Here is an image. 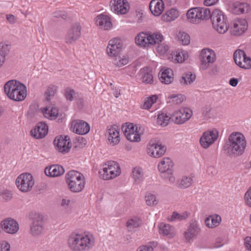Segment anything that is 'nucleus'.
<instances>
[{
  "label": "nucleus",
  "mask_w": 251,
  "mask_h": 251,
  "mask_svg": "<svg viewBox=\"0 0 251 251\" xmlns=\"http://www.w3.org/2000/svg\"><path fill=\"white\" fill-rule=\"evenodd\" d=\"M94 236L88 233L73 232L68 236L67 246L71 251H89L95 246Z\"/></svg>",
  "instance_id": "obj_1"
},
{
  "label": "nucleus",
  "mask_w": 251,
  "mask_h": 251,
  "mask_svg": "<svg viewBox=\"0 0 251 251\" xmlns=\"http://www.w3.org/2000/svg\"><path fill=\"white\" fill-rule=\"evenodd\" d=\"M4 90L7 97L14 101H23L26 97V86L16 80L7 81L4 86Z\"/></svg>",
  "instance_id": "obj_2"
},
{
  "label": "nucleus",
  "mask_w": 251,
  "mask_h": 251,
  "mask_svg": "<svg viewBox=\"0 0 251 251\" xmlns=\"http://www.w3.org/2000/svg\"><path fill=\"white\" fill-rule=\"evenodd\" d=\"M211 11L206 7H195L189 9L186 14L187 21L193 24H199L210 18Z\"/></svg>",
  "instance_id": "obj_3"
},
{
  "label": "nucleus",
  "mask_w": 251,
  "mask_h": 251,
  "mask_svg": "<svg viewBox=\"0 0 251 251\" xmlns=\"http://www.w3.org/2000/svg\"><path fill=\"white\" fill-rule=\"evenodd\" d=\"M210 18L213 28L219 33L224 34L228 30V21L223 11L215 9L211 12Z\"/></svg>",
  "instance_id": "obj_4"
},
{
  "label": "nucleus",
  "mask_w": 251,
  "mask_h": 251,
  "mask_svg": "<svg viewBox=\"0 0 251 251\" xmlns=\"http://www.w3.org/2000/svg\"><path fill=\"white\" fill-rule=\"evenodd\" d=\"M229 146L232 153L239 155L242 154L246 147L244 135L239 132L232 133L229 136Z\"/></svg>",
  "instance_id": "obj_5"
},
{
  "label": "nucleus",
  "mask_w": 251,
  "mask_h": 251,
  "mask_svg": "<svg viewBox=\"0 0 251 251\" xmlns=\"http://www.w3.org/2000/svg\"><path fill=\"white\" fill-rule=\"evenodd\" d=\"M66 181L72 192L77 193L84 187L85 179L83 175L76 171H70L66 175Z\"/></svg>",
  "instance_id": "obj_6"
},
{
  "label": "nucleus",
  "mask_w": 251,
  "mask_h": 251,
  "mask_svg": "<svg viewBox=\"0 0 251 251\" xmlns=\"http://www.w3.org/2000/svg\"><path fill=\"white\" fill-rule=\"evenodd\" d=\"M174 163L172 160L167 157H163L158 163L157 168L159 172L164 178L167 179L170 183H173L176 181L174 175Z\"/></svg>",
  "instance_id": "obj_7"
},
{
  "label": "nucleus",
  "mask_w": 251,
  "mask_h": 251,
  "mask_svg": "<svg viewBox=\"0 0 251 251\" xmlns=\"http://www.w3.org/2000/svg\"><path fill=\"white\" fill-rule=\"evenodd\" d=\"M216 59V54L212 49L206 48L201 50L199 54L200 70L205 71L209 69Z\"/></svg>",
  "instance_id": "obj_8"
},
{
  "label": "nucleus",
  "mask_w": 251,
  "mask_h": 251,
  "mask_svg": "<svg viewBox=\"0 0 251 251\" xmlns=\"http://www.w3.org/2000/svg\"><path fill=\"white\" fill-rule=\"evenodd\" d=\"M122 130L127 140L132 142H139L141 141L143 131L140 126L126 123L122 125Z\"/></svg>",
  "instance_id": "obj_9"
},
{
  "label": "nucleus",
  "mask_w": 251,
  "mask_h": 251,
  "mask_svg": "<svg viewBox=\"0 0 251 251\" xmlns=\"http://www.w3.org/2000/svg\"><path fill=\"white\" fill-rule=\"evenodd\" d=\"M30 219L32 222L30 226V234L33 237H39L44 232V217L40 213H34L30 215Z\"/></svg>",
  "instance_id": "obj_10"
},
{
  "label": "nucleus",
  "mask_w": 251,
  "mask_h": 251,
  "mask_svg": "<svg viewBox=\"0 0 251 251\" xmlns=\"http://www.w3.org/2000/svg\"><path fill=\"white\" fill-rule=\"evenodd\" d=\"M18 188L22 192H27L31 190L34 179L29 173H23L18 176L16 180Z\"/></svg>",
  "instance_id": "obj_11"
},
{
  "label": "nucleus",
  "mask_w": 251,
  "mask_h": 251,
  "mask_svg": "<svg viewBox=\"0 0 251 251\" xmlns=\"http://www.w3.org/2000/svg\"><path fill=\"white\" fill-rule=\"evenodd\" d=\"M193 116V111L186 107H182L176 110L172 114V121L176 124L181 125L185 123Z\"/></svg>",
  "instance_id": "obj_12"
},
{
  "label": "nucleus",
  "mask_w": 251,
  "mask_h": 251,
  "mask_svg": "<svg viewBox=\"0 0 251 251\" xmlns=\"http://www.w3.org/2000/svg\"><path fill=\"white\" fill-rule=\"evenodd\" d=\"M219 131L216 128H213L204 132L200 139L201 147L206 149L210 147L217 140Z\"/></svg>",
  "instance_id": "obj_13"
},
{
  "label": "nucleus",
  "mask_w": 251,
  "mask_h": 251,
  "mask_svg": "<svg viewBox=\"0 0 251 251\" xmlns=\"http://www.w3.org/2000/svg\"><path fill=\"white\" fill-rule=\"evenodd\" d=\"M166 151V148L161 143L155 141L151 140L147 147L148 154L153 158H159L163 156Z\"/></svg>",
  "instance_id": "obj_14"
},
{
  "label": "nucleus",
  "mask_w": 251,
  "mask_h": 251,
  "mask_svg": "<svg viewBox=\"0 0 251 251\" xmlns=\"http://www.w3.org/2000/svg\"><path fill=\"white\" fill-rule=\"evenodd\" d=\"M81 26L78 23L73 24L68 29L65 37V42L72 45L81 36Z\"/></svg>",
  "instance_id": "obj_15"
},
{
  "label": "nucleus",
  "mask_w": 251,
  "mask_h": 251,
  "mask_svg": "<svg viewBox=\"0 0 251 251\" xmlns=\"http://www.w3.org/2000/svg\"><path fill=\"white\" fill-rule=\"evenodd\" d=\"M234 59L239 67L244 69L251 68V58L248 56L244 51L240 50H236L234 53Z\"/></svg>",
  "instance_id": "obj_16"
},
{
  "label": "nucleus",
  "mask_w": 251,
  "mask_h": 251,
  "mask_svg": "<svg viewBox=\"0 0 251 251\" xmlns=\"http://www.w3.org/2000/svg\"><path fill=\"white\" fill-rule=\"evenodd\" d=\"M248 28V23L244 19L234 20L230 29L231 35L240 36L242 35Z\"/></svg>",
  "instance_id": "obj_17"
},
{
  "label": "nucleus",
  "mask_w": 251,
  "mask_h": 251,
  "mask_svg": "<svg viewBox=\"0 0 251 251\" xmlns=\"http://www.w3.org/2000/svg\"><path fill=\"white\" fill-rule=\"evenodd\" d=\"M0 226L2 230L8 234H15L19 229L18 223L11 218H7L1 221Z\"/></svg>",
  "instance_id": "obj_18"
},
{
  "label": "nucleus",
  "mask_w": 251,
  "mask_h": 251,
  "mask_svg": "<svg viewBox=\"0 0 251 251\" xmlns=\"http://www.w3.org/2000/svg\"><path fill=\"white\" fill-rule=\"evenodd\" d=\"M201 232V228L197 221L190 223L186 230L184 233V236L187 241H190L196 238Z\"/></svg>",
  "instance_id": "obj_19"
},
{
  "label": "nucleus",
  "mask_w": 251,
  "mask_h": 251,
  "mask_svg": "<svg viewBox=\"0 0 251 251\" xmlns=\"http://www.w3.org/2000/svg\"><path fill=\"white\" fill-rule=\"evenodd\" d=\"M90 128L89 125L83 120H74L71 123V130L79 135L87 134L90 131Z\"/></svg>",
  "instance_id": "obj_20"
},
{
  "label": "nucleus",
  "mask_w": 251,
  "mask_h": 251,
  "mask_svg": "<svg viewBox=\"0 0 251 251\" xmlns=\"http://www.w3.org/2000/svg\"><path fill=\"white\" fill-rule=\"evenodd\" d=\"M53 142L56 149L64 153L68 152L72 146L70 138L68 136L64 137L62 136L57 137Z\"/></svg>",
  "instance_id": "obj_21"
},
{
  "label": "nucleus",
  "mask_w": 251,
  "mask_h": 251,
  "mask_svg": "<svg viewBox=\"0 0 251 251\" xmlns=\"http://www.w3.org/2000/svg\"><path fill=\"white\" fill-rule=\"evenodd\" d=\"M113 11L118 15L127 13L130 9V4L126 0H114Z\"/></svg>",
  "instance_id": "obj_22"
},
{
  "label": "nucleus",
  "mask_w": 251,
  "mask_h": 251,
  "mask_svg": "<svg viewBox=\"0 0 251 251\" xmlns=\"http://www.w3.org/2000/svg\"><path fill=\"white\" fill-rule=\"evenodd\" d=\"M151 14L155 17L160 16L164 11L165 3L163 0H151L149 5Z\"/></svg>",
  "instance_id": "obj_23"
},
{
  "label": "nucleus",
  "mask_w": 251,
  "mask_h": 251,
  "mask_svg": "<svg viewBox=\"0 0 251 251\" xmlns=\"http://www.w3.org/2000/svg\"><path fill=\"white\" fill-rule=\"evenodd\" d=\"M160 82L165 84H169L174 81V73L171 69L164 67L162 68L158 74Z\"/></svg>",
  "instance_id": "obj_24"
},
{
  "label": "nucleus",
  "mask_w": 251,
  "mask_h": 251,
  "mask_svg": "<svg viewBox=\"0 0 251 251\" xmlns=\"http://www.w3.org/2000/svg\"><path fill=\"white\" fill-rule=\"evenodd\" d=\"M135 44L143 48L150 47L149 32H141L139 33L135 38Z\"/></svg>",
  "instance_id": "obj_25"
},
{
  "label": "nucleus",
  "mask_w": 251,
  "mask_h": 251,
  "mask_svg": "<svg viewBox=\"0 0 251 251\" xmlns=\"http://www.w3.org/2000/svg\"><path fill=\"white\" fill-rule=\"evenodd\" d=\"M48 127L47 125L43 122L37 124L34 129L31 130V135L36 139L44 138L47 134Z\"/></svg>",
  "instance_id": "obj_26"
},
{
  "label": "nucleus",
  "mask_w": 251,
  "mask_h": 251,
  "mask_svg": "<svg viewBox=\"0 0 251 251\" xmlns=\"http://www.w3.org/2000/svg\"><path fill=\"white\" fill-rule=\"evenodd\" d=\"M231 10L234 14L237 15L248 13L251 10V5L247 2L237 1L232 4Z\"/></svg>",
  "instance_id": "obj_27"
},
{
  "label": "nucleus",
  "mask_w": 251,
  "mask_h": 251,
  "mask_svg": "<svg viewBox=\"0 0 251 251\" xmlns=\"http://www.w3.org/2000/svg\"><path fill=\"white\" fill-rule=\"evenodd\" d=\"M95 22L101 29L107 30L110 28V17L108 15L103 14L98 15L95 18Z\"/></svg>",
  "instance_id": "obj_28"
},
{
  "label": "nucleus",
  "mask_w": 251,
  "mask_h": 251,
  "mask_svg": "<svg viewBox=\"0 0 251 251\" xmlns=\"http://www.w3.org/2000/svg\"><path fill=\"white\" fill-rule=\"evenodd\" d=\"M189 57V53L187 50L178 49L172 54V61L175 63H182Z\"/></svg>",
  "instance_id": "obj_29"
},
{
  "label": "nucleus",
  "mask_w": 251,
  "mask_h": 251,
  "mask_svg": "<svg viewBox=\"0 0 251 251\" xmlns=\"http://www.w3.org/2000/svg\"><path fill=\"white\" fill-rule=\"evenodd\" d=\"M179 14L177 9L172 8L162 15L161 19L164 22H171L176 19L179 17Z\"/></svg>",
  "instance_id": "obj_30"
},
{
  "label": "nucleus",
  "mask_w": 251,
  "mask_h": 251,
  "mask_svg": "<svg viewBox=\"0 0 251 251\" xmlns=\"http://www.w3.org/2000/svg\"><path fill=\"white\" fill-rule=\"evenodd\" d=\"M158 227L160 234L163 236L172 238L176 234L174 227L169 224L162 223L159 224Z\"/></svg>",
  "instance_id": "obj_31"
},
{
  "label": "nucleus",
  "mask_w": 251,
  "mask_h": 251,
  "mask_svg": "<svg viewBox=\"0 0 251 251\" xmlns=\"http://www.w3.org/2000/svg\"><path fill=\"white\" fill-rule=\"evenodd\" d=\"M142 221L140 218L134 217L128 219L126 223V227L128 231L135 232L142 225Z\"/></svg>",
  "instance_id": "obj_32"
},
{
  "label": "nucleus",
  "mask_w": 251,
  "mask_h": 251,
  "mask_svg": "<svg viewBox=\"0 0 251 251\" xmlns=\"http://www.w3.org/2000/svg\"><path fill=\"white\" fill-rule=\"evenodd\" d=\"M64 173V168L58 165H53L45 169V174L49 176L54 177L59 176Z\"/></svg>",
  "instance_id": "obj_33"
},
{
  "label": "nucleus",
  "mask_w": 251,
  "mask_h": 251,
  "mask_svg": "<svg viewBox=\"0 0 251 251\" xmlns=\"http://www.w3.org/2000/svg\"><path fill=\"white\" fill-rule=\"evenodd\" d=\"M111 61L117 66L122 67L126 65L129 61V57L126 54L121 53L116 55H111Z\"/></svg>",
  "instance_id": "obj_34"
},
{
  "label": "nucleus",
  "mask_w": 251,
  "mask_h": 251,
  "mask_svg": "<svg viewBox=\"0 0 251 251\" xmlns=\"http://www.w3.org/2000/svg\"><path fill=\"white\" fill-rule=\"evenodd\" d=\"M221 222V217L217 214L210 215L205 218L204 223L209 228H214L219 226Z\"/></svg>",
  "instance_id": "obj_35"
},
{
  "label": "nucleus",
  "mask_w": 251,
  "mask_h": 251,
  "mask_svg": "<svg viewBox=\"0 0 251 251\" xmlns=\"http://www.w3.org/2000/svg\"><path fill=\"white\" fill-rule=\"evenodd\" d=\"M123 44L120 38H113L111 40V55L122 53L123 50Z\"/></svg>",
  "instance_id": "obj_36"
},
{
  "label": "nucleus",
  "mask_w": 251,
  "mask_h": 251,
  "mask_svg": "<svg viewBox=\"0 0 251 251\" xmlns=\"http://www.w3.org/2000/svg\"><path fill=\"white\" fill-rule=\"evenodd\" d=\"M193 183L191 176H183L176 181V186L181 189H186L191 186Z\"/></svg>",
  "instance_id": "obj_37"
},
{
  "label": "nucleus",
  "mask_w": 251,
  "mask_h": 251,
  "mask_svg": "<svg viewBox=\"0 0 251 251\" xmlns=\"http://www.w3.org/2000/svg\"><path fill=\"white\" fill-rule=\"evenodd\" d=\"M131 176L134 183L136 184H140L144 179L143 169L139 167H134L132 170Z\"/></svg>",
  "instance_id": "obj_38"
},
{
  "label": "nucleus",
  "mask_w": 251,
  "mask_h": 251,
  "mask_svg": "<svg viewBox=\"0 0 251 251\" xmlns=\"http://www.w3.org/2000/svg\"><path fill=\"white\" fill-rule=\"evenodd\" d=\"M150 47L161 43L164 40L163 35L159 32H149Z\"/></svg>",
  "instance_id": "obj_39"
},
{
  "label": "nucleus",
  "mask_w": 251,
  "mask_h": 251,
  "mask_svg": "<svg viewBox=\"0 0 251 251\" xmlns=\"http://www.w3.org/2000/svg\"><path fill=\"white\" fill-rule=\"evenodd\" d=\"M196 75L191 72H187L182 75L179 79V83L182 86L192 84L196 79Z\"/></svg>",
  "instance_id": "obj_40"
},
{
  "label": "nucleus",
  "mask_w": 251,
  "mask_h": 251,
  "mask_svg": "<svg viewBox=\"0 0 251 251\" xmlns=\"http://www.w3.org/2000/svg\"><path fill=\"white\" fill-rule=\"evenodd\" d=\"M10 50V46L5 43H0V68L5 61V57Z\"/></svg>",
  "instance_id": "obj_41"
},
{
  "label": "nucleus",
  "mask_w": 251,
  "mask_h": 251,
  "mask_svg": "<svg viewBox=\"0 0 251 251\" xmlns=\"http://www.w3.org/2000/svg\"><path fill=\"white\" fill-rule=\"evenodd\" d=\"M110 162L101 165L99 174L100 177L103 180H109L110 179Z\"/></svg>",
  "instance_id": "obj_42"
},
{
  "label": "nucleus",
  "mask_w": 251,
  "mask_h": 251,
  "mask_svg": "<svg viewBox=\"0 0 251 251\" xmlns=\"http://www.w3.org/2000/svg\"><path fill=\"white\" fill-rule=\"evenodd\" d=\"M120 130L119 126L114 125L111 127V142L113 145H117L120 141Z\"/></svg>",
  "instance_id": "obj_43"
},
{
  "label": "nucleus",
  "mask_w": 251,
  "mask_h": 251,
  "mask_svg": "<svg viewBox=\"0 0 251 251\" xmlns=\"http://www.w3.org/2000/svg\"><path fill=\"white\" fill-rule=\"evenodd\" d=\"M43 113L46 118L52 120L57 117L58 111L56 107H48L44 108Z\"/></svg>",
  "instance_id": "obj_44"
},
{
  "label": "nucleus",
  "mask_w": 251,
  "mask_h": 251,
  "mask_svg": "<svg viewBox=\"0 0 251 251\" xmlns=\"http://www.w3.org/2000/svg\"><path fill=\"white\" fill-rule=\"evenodd\" d=\"M142 82L147 84H151L153 82V77L151 72L147 68L143 69L141 72Z\"/></svg>",
  "instance_id": "obj_45"
},
{
  "label": "nucleus",
  "mask_w": 251,
  "mask_h": 251,
  "mask_svg": "<svg viewBox=\"0 0 251 251\" xmlns=\"http://www.w3.org/2000/svg\"><path fill=\"white\" fill-rule=\"evenodd\" d=\"M145 201L147 205L149 206H154L158 203L156 196L150 192H148L145 196Z\"/></svg>",
  "instance_id": "obj_46"
},
{
  "label": "nucleus",
  "mask_w": 251,
  "mask_h": 251,
  "mask_svg": "<svg viewBox=\"0 0 251 251\" xmlns=\"http://www.w3.org/2000/svg\"><path fill=\"white\" fill-rule=\"evenodd\" d=\"M176 39L179 43L182 45H188L190 43V37L188 34L179 31L176 35Z\"/></svg>",
  "instance_id": "obj_47"
},
{
  "label": "nucleus",
  "mask_w": 251,
  "mask_h": 251,
  "mask_svg": "<svg viewBox=\"0 0 251 251\" xmlns=\"http://www.w3.org/2000/svg\"><path fill=\"white\" fill-rule=\"evenodd\" d=\"M121 173V169L119 164L116 161H111V179L114 178Z\"/></svg>",
  "instance_id": "obj_48"
},
{
  "label": "nucleus",
  "mask_w": 251,
  "mask_h": 251,
  "mask_svg": "<svg viewBox=\"0 0 251 251\" xmlns=\"http://www.w3.org/2000/svg\"><path fill=\"white\" fill-rule=\"evenodd\" d=\"M169 102L174 104H180L185 99V96L181 94H171L168 97Z\"/></svg>",
  "instance_id": "obj_49"
},
{
  "label": "nucleus",
  "mask_w": 251,
  "mask_h": 251,
  "mask_svg": "<svg viewBox=\"0 0 251 251\" xmlns=\"http://www.w3.org/2000/svg\"><path fill=\"white\" fill-rule=\"evenodd\" d=\"M157 99L158 97L155 95L146 98L144 100L142 108L145 109H149L156 102Z\"/></svg>",
  "instance_id": "obj_50"
},
{
  "label": "nucleus",
  "mask_w": 251,
  "mask_h": 251,
  "mask_svg": "<svg viewBox=\"0 0 251 251\" xmlns=\"http://www.w3.org/2000/svg\"><path fill=\"white\" fill-rule=\"evenodd\" d=\"M169 46L166 43H160L156 47V52L159 55H165L169 50Z\"/></svg>",
  "instance_id": "obj_51"
},
{
  "label": "nucleus",
  "mask_w": 251,
  "mask_h": 251,
  "mask_svg": "<svg viewBox=\"0 0 251 251\" xmlns=\"http://www.w3.org/2000/svg\"><path fill=\"white\" fill-rule=\"evenodd\" d=\"M170 117L166 114L161 113L158 115L157 119V123L158 125L162 126H165L168 125Z\"/></svg>",
  "instance_id": "obj_52"
},
{
  "label": "nucleus",
  "mask_w": 251,
  "mask_h": 251,
  "mask_svg": "<svg viewBox=\"0 0 251 251\" xmlns=\"http://www.w3.org/2000/svg\"><path fill=\"white\" fill-rule=\"evenodd\" d=\"M243 200L244 205L247 207L251 208V186L244 193Z\"/></svg>",
  "instance_id": "obj_53"
},
{
  "label": "nucleus",
  "mask_w": 251,
  "mask_h": 251,
  "mask_svg": "<svg viewBox=\"0 0 251 251\" xmlns=\"http://www.w3.org/2000/svg\"><path fill=\"white\" fill-rule=\"evenodd\" d=\"M189 215V213L187 212H183L181 213H178L176 212H173L170 218L171 221L175 220H183L187 219Z\"/></svg>",
  "instance_id": "obj_54"
},
{
  "label": "nucleus",
  "mask_w": 251,
  "mask_h": 251,
  "mask_svg": "<svg viewBox=\"0 0 251 251\" xmlns=\"http://www.w3.org/2000/svg\"><path fill=\"white\" fill-rule=\"evenodd\" d=\"M57 90L56 86L53 85H50L45 92L46 100H50L54 96Z\"/></svg>",
  "instance_id": "obj_55"
},
{
  "label": "nucleus",
  "mask_w": 251,
  "mask_h": 251,
  "mask_svg": "<svg viewBox=\"0 0 251 251\" xmlns=\"http://www.w3.org/2000/svg\"><path fill=\"white\" fill-rule=\"evenodd\" d=\"M76 93L75 91L69 88L65 90V97L68 100L72 101L76 97Z\"/></svg>",
  "instance_id": "obj_56"
},
{
  "label": "nucleus",
  "mask_w": 251,
  "mask_h": 251,
  "mask_svg": "<svg viewBox=\"0 0 251 251\" xmlns=\"http://www.w3.org/2000/svg\"><path fill=\"white\" fill-rule=\"evenodd\" d=\"M156 246L155 243H151L150 244L139 247L136 251H153V247Z\"/></svg>",
  "instance_id": "obj_57"
},
{
  "label": "nucleus",
  "mask_w": 251,
  "mask_h": 251,
  "mask_svg": "<svg viewBox=\"0 0 251 251\" xmlns=\"http://www.w3.org/2000/svg\"><path fill=\"white\" fill-rule=\"evenodd\" d=\"M12 195L11 192L8 191H4L0 192V199L8 201L11 199Z\"/></svg>",
  "instance_id": "obj_58"
},
{
  "label": "nucleus",
  "mask_w": 251,
  "mask_h": 251,
  "mask_svg": "<svg viewBox=\"0 0 251 251\" xmlns=\"http://www.w3.org/2000/svg\"><path fill=\"white\" fill-rule=\"evenodd\" d=\"M10 244L6 241L0 243V251H10Z\"/></svg>",
  "instance_id": "obj_59"
},
{
  "label": "nucleus",
  "mask_w": 251,
  "mask_h": 251,
  "mask_svg": "<svg viewBox=\"0 0 251 251\" xmlns=\"http://www.w3.org/2000/svg\"><path fill=\"white\" fill-rule=\"evenodd\" d=\"M244 245L246 251H251V236H247L244 239Z\"/></svg>",
  "instance_id": "obj_60"
},
{
  "label": "nucleus",
  "mask_w": 251,
  "mask_h": 251,
  "mask_svg": "<svg viewBox=\"0 0 251 251\" xmlns=\"http://www.w3.org/2000/svg\"><path fill=\"white\" fill-rule=\"evenodd\" d=\"M71 203V200L67 199H63L61 200V205L65 208H68Z\"/></svg>",
  "instance_id": "obj_61"
},
{
  "label": "nucleus",
  "mask_w": 251,
  "mask_h": 251,
  "mask_svg": "<svg viewBox=\"0 0 251 251\" xmlns=\"http://www.w3.org/2000/svg\"><path fill=\"white\" fill-rule=\"evenodd\" d=\"M6 19L7 22L10 24H14L16 23L17 19L15 16L12 14H8L6 15Z\"/></svg>",
  "instance_id": "obj_62"
},
{
  "label": "nucleus",
  "mask_w": 251,
  "mask_h": 251,
  "mask_svg": "<svg viewBox=\"0 0 251 251\" xmlns=\"http://www.w3.org/2000/svg\"><path fill=\"white\" fill-rule=\"evenodd\" d=\"M219 0H204V4L206 6L213 5L218 2Z\"/></svg>",
  "instance_id": "obj_63"
},
{
  "label": "nucleus",
  "mask_w": 251,
  "mask_h": 251,
  "mask_svg": "<svg viewBox=\"0 0 251 251\" xmlns=\"http://www.w3.org/2000/svg\"><path fill=\"white\" fill-rule=\"evenodd\" d=\"M238 82L239 81L237 78H231L229 80V83L231 86L235 87L237 85Z\"/></svg>",
  "instance_id": "obj_64"
}]
</instances>
